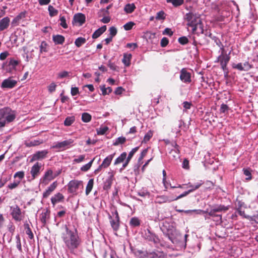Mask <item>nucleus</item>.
Instances as JSON below:
<instances>
[{
    "label": "nucleus",
    "instance_id": "f257e3e1",
    "mask_svg": "<svg viewBox=\"0 0 258 258\" xmlns=\"http://www.w3.org/2000/svg\"><path fill=\"white\" fill-rule=\"evenodd\" d=\"M61 238L66 247L71 252L78 248L81 243L77 229L76 228L74 231H72L67 225H65V231L61 234Z\"/></svg>",
    "mask_w": 258,
    "mask_h": 258
},
{
    "label": "nucleus",
    "instance_id": "f03ea898",
    "mask_svg": "<svg viewBox=\"0 0 258 258\" xmlns=\"http://www.w3.org/2000/svg\"><path fill=\"white\" fill-rule=\"evenodd\" d=\"M185 19L188 22L187 25L192 28L194 33L199 29L201 33H204L203 24L199 14L192 12L186 13Z\"/></svg>",
    "mask_w": 258,
    "mask_h": 258
},
{
    "label": "nucleus",
    "instance_id": "7ed1b4c3",
    "mask_svg": "<svg viewBox=\"0 0 258 258\" xmlns=\"http://www.w3.org/2000/svg\"><path fill=\"white\" fill-rule=\"evenodd\" d=\"M160 229L163 234L167 236L170 240L173 242V240L175 239L176 234L175 227L169 222L165 221L162 223Z\"/></svg>",
    "mask_w": 258,
    "mask_h": 258
},
{
    "label": "nucleus",
    "instance_id": "20e7f679",
    "mask_svg": "<svg viewBox=\"0 0 258 258\" xmlns=\"http://www.w3.org/2000/svg\"><path fill=\"white\" fill-rule=\"evenodd\" d=\"M11 215L12 218L16 221H21L24 217L25 211L22 212L21 209L18 205L10 207Z\"/></svg>",
    "mask_w": 258,
    "mask_h": 258
},
{
    "label": "nucleus",
    "instance_id": "39448f33",
    "mask_svg": "<svg viewBox=\"0 0 258 258\" xmlns=\"http://www.w3.org/2000/svg\"><path fill=\"white\" fill-rule=\"evenodd\" d=\"M80 186H82V188L83 187L82 181L75 179L72 180L68 184V192L71 194H76Z\"/></svg>",
    "mask_w": 258,
    "mask_h": 258
},
{
    "label": "nucleus",
    "instance_id": "423d86ee",
    "mask_svg": "<svg viewBox=\"0 0 258 258\" xmlns=\"http://www.w3.org/2000/svg\"><path fill=\"white\" fill-rule=\"evenodd\" d=\"M74 142V140L70 139L62 142H58L55 145L52 146L51 148L63 150L72 146Z\"/></svg>",
    "mask_w": 258,
    "mask_h": 258
},
{
    "label": "nucleus",
    "instance_id": "0eeeda50",
    "mask_svg": "<svg viewBox=\"0 0 258 258\" xmlns=\"http://www.w3.org/2000/svg\"><path fill=\"white\" fill-rule=\"evenodd\" d=\"M144 238L146 240L150 242H152L154 244H158L160 242V239L158 236L152 232L149 229L145 230Z\"/></svg>",
    "mask_w": 258,
    "mask_h": 258
},
{
    "label": "nucleus",
    "instance_id": "6e6552de",
    "mask_svg": "<svg viewBox=\"0 0 258 258\" xmlns=\"http://www.w3.org/2000/svg\"><path fill=\"white\" fill-rule=\"evenodd\" d=\"M108 177L106 179L105 181L104 182L103 188L104 190L106 191H108L110 189L111 185L113 183V181L114 179V176L115 174V172L113 170H110L108 172Z\"/></svg>",
    "mask_w": 258,
    "mask_h": 258
},
{
    "label": "nucleus",
    "instance_id": "1a4fd4ad",
    "mask_svg": "<svg viewBox=\"0 0 258 258\" xmlns=\"http://www.w3.org/2000/svg\"><path fill=\"white\" fill-rule=\"evenodd\" d=\"M86 21V16L84 14L78 13L74 15L72 21L73 25H78L81 26L83 25Z\"/></svg>",
    "mask_w": 258,
    "mask_h": 258
},
{
    "label": "nucleus",
    "instance_id": "9d476101",
    "mask_svg": "<svg viewBox=\"0 0 258 258\" xmlns=\"http://www.w3.org/2000/svg\"><path fill=\"white\" fill-rule=\"evenodd\" d=\"M180 80L184 83H190L191 82V74L186 68H183L180 72Z\"/></svg>",
    "mask_w": 258,
    "mask_h": 258
},
{
    "label": "nucleus",
    "instance_id": "9b49d317",
    "mask_svg": "<svg viewBox=\"0 0 258 258\" xmlns=\"http://www.w3.org/2000/svg\"><path fill=\"white\" fill-rule=\"evenodd\" d=\"M17 84V81L16 80H13L10 77L3 81L1 84V88L3 89H12L15 87Z\"/></svg>",
    "mask_w": 258,
    "mask_h": 258
},
{
    "label": "nucleus",
    "instance_id": "f8f14e48",
    "mask_svg": "<svg viewBox=\"0 0 258 258\" xmlns=\"http://www.w3.org/2000/svg\"><path fill=\"white\" fill-rule=\"evenodd\" d=\"M232 68L235 69H237L240 71H248L251 68L252 66L249 64L248 61H245L244 63H238L237 64L233 63L232 64Z\"/></svg>",
    "mask_w": 258,
    "mask_h": 258
},
{
    "label": "nucleus",
    "instance_id": "ddd939ff",
    "mask_svg": "<svg viewBox=\"0 0 258 258\" xmlns=\"http://www.w3.org/2000/svg\"><path fill=\"white\" fill-rule=\"evenodd\" d=\"M48 153V151L46 150L38 151L33 155L31 162L44 159L46 158Z\"/></svg>",
    "mask_w": 258,
    "mask_h": 258
},
{
    "label": "nucleus",
    "instance_id": "4468645a",
    "mask_svg": "<svg viewBox=\"0 0 258 258\" xmlns=\"http://www.w3.org/2000/svg\"><path fill=\"white\" fill-rule=\"evenodd\" d=\"M173 201H174V197H170L166 195L158 196L155 199V202L160 204L170 203Z\"/></svg>",
    "mask_w": 258,
    "mask_h": 258
},
{
    "label": "nucleus",
    "instance_id": "2eb2a0df",
    "mask_svg": "<svg viewBox=\"0 0 258 258\" xmlns=\"http://www.w3.org/2000/svg\"><path fill=\"white\" fill-rule=\"evenodd\" d=\"M41 167V164L38 162H36L31 167L30 173L33 179L36 178L40 174Z\"/></svg>",
    "mask_w": 258,
    "mask_h": 258
},
{
    "label": "nucleus",
    "instance_id": "dca6fc26",
    "mask_svg": "<svg viewBox=\"0 0 258 258\" xmlns=\"http://www.w3.org/2000/svg\"><path fill=\"white\" fill-rule=\"evenodd\" d=\"M50 211L49 210L46 209H44L42 212V213L40 215V220L41 223L43 224V226H44L47 222V221L50 218Z\"/></svg>",
    "mask_w": 258,
    "mask_h": 258
},
{
    "label": "nucleus",
    "instance_id": "f3484780",
    "mask_svg": "<svg viewBox=\"0 0 258 258\" xmlns=\"http://www.w3.org/2000/svg\"><path fill=\"white\" fill-rule=\"evenodd\" d=\"M203 184V182H202V181H200L199 182L197 183V184L195 185V188L190 189L187 191H184L183 194L180 195L179 196L175 198H174V201H176L179 199H181L184 197L187 196L190 192L194 191L197 189H198Z\"/></svg>",
    "mask_w": 258,
    "mask_h": 258
},
{
    "label": "nucleus",
    "instance_id": "a211bd4d",
    "mask_svg": "<svg viewBox=\"0 0 258 258\" xmlns=\"http://www.w3.org/2000/svg\"><path fill=\"white\" fill-rule=\"evenodd\" d=\"M54 178L55 176H53V171L51 169H48L45 172V174L41 180H42L43 183L46 184L49 181L53 179Z\"/></svg>",
    "mask_w": 258,
    "mask_h": 258
},
{
    "label": "nucleus",
    "instance_id": "6ab92c4d",
    "mask_svg": "<svg viewBox=\"0 0 258 258\" xmlns=\"http://www.w3.org/2000/svg\"><path fill=\"white\" fill-rule=\"evenodd\" d=\"M57 186L56 181L53 182L43 194V198L46 199L53 191Z\"/></svg>",
    "mask_w": 258,
    "mask_h": 258
},
{
    "label": "nucleus",
    "instance_id": "aec40b11",
    "mask_svg": "<svg viewBox=\"0 0 258 258\" xmlns=\"http://www.w3.org/2000/svg\"><path fill=\"white\" fill-rule=\"evenodd\" d=\"M205 36H207L211 38L214 42L216 43V45L219 47H223V44L220 39L216 36L213 35V34L210 32V31H208V30L204 31V33H203Z\"/></svg>",
    "mask_w": 258,
    "mask_h": 258
},
{
    "label": "nucleus",
    "instance_id": "412c9836",
    "mask_svg": "<svg viewBox=\"0 0 258 258\" xmlns=\"http://www.w3.org/2000/svg\"><path fill=\"white\" fill-rule=\"evenodd\" d=\"M64 200V196L60 192H58L54 195L51 198V202L53 206L58 202H63Z\"/></svg>",
    "mask_w": 258,
    "mask_h": 258
},
{
    "label": "nucleus",
    "instance_id": "4be33fe9",
    "mask_svg": "<svg viewBox=\"0 0 258 258\" xmlns=\"http://www.w3.org/2000/svg\"><path fill=\"white\" fill-rule=\"evenodd\" d=\"M199 212L203 214L207 213L209 216L212 217H216L218 219L217 220H222V215L217 214V212L215 211L214 209H211L209 212H208V210L207 211L199 210Z\"/></svg>",
    "mask_w": 258,
    "mask_h": 258
},
{
    "label": "nucleus",
    "instance_id": "5701e85b",
    "mask_svg": "<svg viewBox=\"0 0 258 258\" xmlns=\"http://www.w3.org/2000/svg\"><path fill=\"white\" fill-rule=\"evenodd\" d=\"M10 20L8 17L3 18L0 21V31L7 29L10 25Z\"/></svg>",
    "mask_w": 258,
    "mask_h": 258
},
{
    "label": "nucleus",
    "instance_id": "b1692460",
    "mask_svg": "<svg viewBox=\"0 0 258 258\" xmlns=\"http://www.w3.org/2000/svg\"><path fill=\"white\" fill-rule=\"evenodd\" d=\"M221 49L222 50V54L219 56V59L220 62V64H226L228 63L230 57L229 55L225 54H224L223 53V52L224 51V49L223 48V47L221 48Z\"/></svg>",
    "mask_w": 258,
    "mask_h": 258
},
{
    "label": "nucleus",
    "instance_id": "393cba45",
    "mask_svg": "<svg viewBox=\"0 0 258 258\" xmlns=\"http://www.w3.org/2000/svg\"><path fill=\"white\" fill-rule=\"evenodd\" d=\"M115 154V153H114L109 155V156L106 157L103 160V161L101 164V166H104V168L108 167L110 165V164L111 162V161H112V159L113 158Z\"/></svg>",
    "mask_w": 258,
    "mask_h": 258
},
{
    "label": "nucleus",
    "instance_id": "a878e982",
    "mask_svg": "<svg viewBox=\"0 0 258 258\" xmlns=\"http://www.w3.org/2000/svg\"><path fill=\"white\" fill-rule=\"evenodd\" d=\"M106 30V26L104 25L101 27L96 30L92 34V38L93 39H96L98 38L101 35H102Z\"/></svg>",
    "mask_w": 258,
    "mask_h": 258
},
{
    "label": "nucleus",
    "instance_id": "bb28decb",
    "mask_svg": "<svg viewBox=\"0 0 258 258\" xmlns=\"http://www.w3.org/2000/svg\"><path fill=\"white\" fill-rule=\"evenodd\" d=\"M134 253L137 256L140 258H147L149 257V252L146 250L137 249Z\"/></svg>",
    "mask_w": 258,
    "mask_h": 258
},
{
    "label": "nucleus",
    "instance_id": "cd10ccee",
    "mask_svg": "<svg viewBox=\"0 0 258 258\" xmlns=\"http://www.w3.org/2000/svg\"><path fill=\"white\" fill-rule=\"evenodd\" d=\"M110 222L112 228L113 230L116 231L119 229V219H117L114 218V219H112V217L109 216Z\"/></svg>",
    "mask_w": 258,
    "mask_h": 258
},
{
    "label": "nucleus",
    "instance_id": "c85d7f7f",
    "mask_svg": "<svg viewBox=\"0 0 258 258\" xmlns=\"http://www.w3.org/2000/svg\"><path fill=\"white\" fill-rule=\"evenodd\" d=\"M25 14L24 13H21L18 16H17L12 21L11 24L13 27H15L18 25L20 21L23 18L25 17Z\"/></svg>",
    "mask_w": 258,
    "mask_h": 258
},
{
    "label": "nucleus",
    "instance_id": "c756f323",
    "mask_svg": "<svg viewBox=\"0 0 258 258\" xmlns=\"http://www.w3.org/2000/svg\"><path fill=\"white\" fill-rule=\"evenodd\" d=\"M132 57V55L131 53H125L123 54V57L122 61L125 66L128 67L130 66Z\"/></svg>",
    "mask_w": 258,
    "mask_h": 258
},
{
    "label": "nucleus",
    "instance_id": "7c9ffc66",
    "mask_svg": "<svg viewBox=\"0 0 258 258\" xmlns=\"http://www.w3.org/2000/svg\"><path fill=\"white\" fill-rule=\"evenodd\" d=\"M52 39L55 44H62L65 40L64 36L61 35H53Z\"/></svg>",
    "mask_w": 258,
    "mask_h": 258
},
{
    "label": "nucleus",
    "instance_id": "2f4dec72",
    "mask_svg": "<svg viewBox=\"0 0 258 258\" xmlns=\"http://www.w3.org/2000/svg\"><path fill=\"white\" fill-rule=\"evenodd\" d=\"M212 209H214L216 212H226L229 210V207L222 205H217L213 206Z\"/></svg>",
    "mask_w": 258,
    "mask_h": 258
},
{
    "label": "nucleus",
    "instance_id": "473e14b6",
    "mask_svg": "<svg viewBox=\"0 0 258 258\" xmlns=\"http://www.w3.org/2000/svg\"><path fill=\"white\" fill-rule=\"evenodd\" d=\"M12 110L10 107H5L0 110V117L5 118L11 112Z\"/></svg>",
    "mask_w": 258,
    "mask_h": 258
},
{
    "label": "nucleus",
    "instance_id": "72a5a7b5",
    "mask_svg": "<svg viewBox=\"0 0 258 258\" xmlns=\"http://www.w3.org/2000/svg\"><path fill=\"white\" fill-rule=\"evenodd\" d=\"M127 154L126 152H123L117 157L114 161V164L117 165L123 162L126 158Z\"/></svg>",
    "mask_w": 258,
    "mask_h": 258
},
{
    "label": "nucleus",
    "instance_id": "f704fd0d",
    "mask_svg": "<svg viewBox=\"0 0 258 258\" xmlns=\"http://www.w3.org/2000/svg\"><path fill=\"white\" fill-rule=\"evenodd\" d=\"M136 9L134 4H128L124 7V10L126 13L131 14L133 13Z\"/></svg>",
    "mask_w": 258,
    "mask_h": 258
},
{
    "label": "nucleus",
    "instance_id": "c9c22d12",
    "mask_svg": "<svg viewBox=\"0 0 258 258\" xmlns=\"http://www.w3.org/2000/svg\"><path fill=\"white\" fill-rule=\"evenodd\" d=\"M130 224L132 227H137L140 225L141 222L138 218L134 217L131 218L130 221Z\"/></svg>",
    "mask_w": 258,
    "mask_h": 258
},
{
    "label": "nucleus",
    "instance_id": "e433bc0d",
    "mask_svg": "<svg viewBox=\"0 0 258 258\" xmlns=\"http://www.w3.org/2000/svg\"><path fill=\"white\" fill-rule=\"evenodd\" d=\"M94 185L93 179H90L88 182L86 188V195H88L91 191L92 190Z\"/></svg>",
    "mask_w": 258,
    "mask_h": 258
},
{
    "label": "nucleus",
    "instance_id": "4c0bfd02",
    "mask_svg": "<svg viewBox=\"0 0 258 258\" xmlns=\"http://www.w3.org/2000/svg\"><path fill=\"white\" fill-rule=\"evenodd\" d=\"M153 132L151 130L149 131L145 135L143 140L142 141V143H147L151 138L153 137Z\"/></svg>",
    "mask_w": 258,
    "mask_h": 258
},
{
    "label": "nucleus",
    "instance_id": "58836bf2",
    "mask_svg": "<svg viewBox=\"0 0 258 258\" xmlns=\"http://www.w3.org/2000/svg\"><path fill=\"white\" fill-rule=\"evenodd\" d=\"M166 2L171 3L174 7H177L183 4L184 0H166Z\"/></svg>",
    "mask_w": 258,
    "mask_h": 258
},
{
    "label": "nucleus",
    "instance_id": "ea45409f",
    "mask_svg": "<svg viewBox=\"0 0 258 258\" xmlns=\"http://www.w3.org/2000/svg\"><path fill=\"white\" fill-rule=\"evenodd\" d=\"M86 40L85 38L79 37L77 38L75 41V44L78 47H81L83 44H85Z\"/></svg>",
    "mask_w": 258,
    "mask_h": 258
},
{
    "label": "nucleus",
    "instance_id": "a19ab883",
    "mask_svg": "<svg viewBox=\"0 0 258 258\" xmlns=\"http://www.w3.org/2000/svg\"><path fill=\"white\" fill-rule=\"evenodd\" d=\"M75 120L74 116H68L64 120V124L65 126H70L74 123Z\"/></svg>",
    "mask_w": 258,
    "mask_h": 258
},
{
    "label": "nucleus",
    "instance_id": "79ce46f5",
    "mask_svg": "<svg viewBox=\"0 0 258 258\" xmlns=\"http://www.w3.org/2000/svg\"><path fill=\"white\" fill-rule=\"evenodd\" d=\"M126 141V138L123 137H120L117 138L115 141L113 143V145L115 146H117L119 144H123Z\"/></svg>",
    "mask_w": 258,
    "mask_h": 258
},
{
    "label": "nucleus",
    "instance_id": "37998d69",
    "mask_svg": "<svg viewBox=\"0 0 258 258\" xmlns=\"http://www.w3.org/2000/svg\"><path fill=\"white\" fill-rule=\"evenodd\" d=\"M24 227L26 230V233L28 235L30 239H32L33 238V234L30 229L28 224H25Z\"/></svg>",
    "mask_w": 258,
    "mask_h": 258
},
{
    "label": "nucleus",
    "instance_id": "c03bdc74",
    "mask_svg": "<svg viewBox=\"0 0 258 258\" xmlns=\"http://www.w3.org/2000/svg\"><path fill=\"white\" fill-rule=\"evenodd\" d=\"M92 116L88 113H83L82 115V120L84 122H88L91 120Z\"/></svg>",
    "mask_w": 258,
    "mask_h": 258
},
{
    "label": "nucleus",
    "instance_id": "a18cd8bd",
    "mask_svg": "<svg viewBox=\"0 0 258 258\" xmlns=\"http://www.w3.org/2000/svg\"><path fill=\"white\" fill-rule=\"evenodd\" d=\"M48 10L50 17L56 16L58 14V11L51 5L48 6Z\"/></svg>",
    "mask_w": 258,
    "mask_h": 258
},
{
    "label": "nucleus",
    "instance_id": "49530a36",
    "mask_svg": "<svg viewBox=\"0 0 258 258\" xmlns=\"http://www.w3.org/2000/svg\"><path fill=\"white\" fill-rule=\"evenodd\" d=\"M145 37L147 40L152 41L156 38V34L155 33L147 31L145 33Z\"/></svg>",
    "mask_w": 258,
    "mask_h": 258
},
{
    "label": "nucleus",
    "instance_id": "de8ad7c7",
    "mask_svg": "<svg viewBox=\"0 0 258 258\" xmlns=\"http://www.w3.org/2000/svg\"><path fill=\"white\" fill-rule=\"evenodd\" d=\"M101 90L102 91L103 95L109 94L112 92V89L111 87H108V88H106L105 85L101 87Z\"/></svg>",
    "mask_w": 258,
    "mask_h": 258
},
{
    "label": "nucleus",
    "instance_id": "09e8293b",
    "mask_svg": "<svg viewBox=\"0 0 258 258\" xmlns=\"http://www.w3.org/2000/svg\"><path fill=\"white\" fill-rule=\"evenodd\" d=\"M94 159L92 160L88 163L83 165L81 168V170L83 171H87L91 167L92 164L93 162Z\"/></svg>",
    "mask_w": 258,
    "mask_h": 258
},
{
    "label": "nucleus",
    "instance_id": "8fccbe9b",
    "mask_svg": "<svg viewBox=\"0 0 258 258\" xmlns=\"http://www.w3.org/2000/svg\"><path fill=\"white\" fill-rule=\"evenodd\" d=\"M47 43L44 41H42L40 46V52L42 53L43 52H47L48 51L47 49Z\"/></svg>",
    "mask_w": 258,
    "mask_h": 258
},
{
    "label": "nucleus",
    "instance_id": "3c124183",
    "mask_svg": "<svg viewBox=\"0 0 258 258\" xmlns=\"http://www.w3.org/2000/svg\"><path fill=\"white\" fill-rule=\"evenodd\" d=\"M109 15V12L107 10L105 11L102 9L98 12V16L99 17H104Z\"/></svg>",
    "mask_w": 258,
    "mask_h": 258
},
{
    "label": "nucleus",
    "instance_id": "603ef678",
    "mask_svg": "<svg viewBox=\"0 0 258 258\" xmlns=\"http://www.w3.org/2000/svg\"><path fill=\"white\" fill-rule=\"evenodd\" d=\"M16 239L17 247L20 252H22V248L21 243V239H20V235L19 234H18L16 236Z\"/></svg>",
    "mask_w": 258,
    "mask_h": 258
},
{
    "label": "nucleus",
    "instance_id": "864d4df0",
    "mask_svg": "<svg viewBox=\"0 0 258 258\" xmlns=\"http://www.w3.org/2000/svg\"><path fill=\"white\" fill-rule=\"evenodd\" d=\"M139 147H137L134 148H133L132 151L129 153L127 157L126 158V159H128V160H131L133 156H134V154L139 150Z\"/></svg>",
    "mask_w": 258,
    "mask_h": 258
},
{
    "label": "nucleus",
    "instance_id": "5fc2aeb1",
    "mask_svg": "<svg viewBox=\"0 0 258 258\" xmlns=\"http://www.w3.org/2000/svg\"><path fill=\"white\" fill-rule=\"evenodd\" d=\"M178 42L181 45H185L188 42V39L186 36H182L178 38Z\"/></svg>",
    "mask_w": 258,
    "mask_h": 258
},
{
    "label": "nucleus",
    "instance_id": "6e6d98bb",
    "mask_svg": "<svg viewBox=\"0 0 258 258\" xmlns=\"http://www.w3.org/2000/svg\"><path fill=\"white\" fill-rule=\"evenodd\" d=\"M60 25L64 29L68 28V25L66 23V20L64 16H60Z\"/></svg>",
    "mask_w": 258,
    "mask_h": 258
},
{
    "label": "nucleus",
    "instance_id": "4d7b16f0",
    "mask_svg": "<svg viewBox=\"0 0 258 258\" xmlns=\"http://www.w3.org/2000/svg\"><path fill=\"white\" fill-rule=\"evenodd\" d=\"M109 31L110 36H111V37H113L114 36H115L117 32L116 28L114 26L111 27L109 29Z\"/></svg>",
    "mask_w": 258,
    "mask_h": 258
},
{
    "label": "nucleus",
    "instance_id": "13d9d810",
    "mask_svg": "<svg viewBox=\"0 0 258 258\" xmlns=\"http://www.w3.org/2000/svg\"><path fill=\"white\" fill-rule=\"evenodd\" d=\"M134 25L135 23L134 22H130L124 24L123 28L124 30L128 31L131 30Z\"/></svg>",
    "mask_w": 258,
    "mask_h": 258
},
{
    "label": "nucleus",
    "instance_id": "bf43d9fd",
    "mask_svg": "<svg viewBox=\"0 0 258 258\" xmlns=\"http://www.w3.org/2000/svg\"><path fill=\"white\" fill-rule=\"evenodd\" d=\"M40 144V143L39 142V141H37V140H34L33 141L27 142V143H26L25 145L27 147H30L35 146L38 145Z\"/></svg>",
    "mask_w": 258,
    "mask_h": 258
},
{
    "label": "nucleus",
    "instance_id": "052dcab7",
    "mask_svg": "<svg viewBox=\"0 0 258 258\" xmlns=\"http://www.w3.org/2000/svg\"><path fill=\"white\" fill-rule=\"evenodd\" d=\"M108 130V127L107 126H104L102 127H100L97 130V134L99 135H103L106 133L107 131Z\"/></svg>",
    "mask_w": 258,
    "mask_h": 258
},
{
    "label": "nucleus",
    "instance_id": "680f3d73",
    "mask_svg": "<svg viewBox=\"0 0 258 258\" xmlns=\"http://www.w3.org/2000/svg\"><path fill=\"white\" fill-rule=\"evenodd\" d=\"M163 255H159L156 252L153 251L149 252V257L148 258H162Z\"/></svg>",
    "mask_w": 258,
    "mask_h": 258
},
{
    "label": "nucleus",
    "instance_id": "e2e57ef3",
    "mask_svg": "<svg viewBox=\"0 0 258 258\" xmlns=\"http://www.w3.org/2000/svg\"><path fill=\"white\" fill-rule=\"evenodd\" d=\"M15 115L14 114L12 113V112L10 114H9V115H8L5 118V119L8 122H11L13 121L15 119Z\"/></svg>",
    "mask_w": 258,
    "mask_h": 258
},
{
    "label": "nucleus",
    "instance_id": "0e129e2a",
    "mask_svg": "<svg viewBox=\"0 0 258 258\" xmlns=\"http://www.w3.org/2000/svg\"><path fill=\"white\" fill-rule=\"evenodd\" d=\"M169 43V40L166 37H163L160 42V45L162 47H166Z\"/></svg>",
    "mask_w": 258,
    "mask_h": 258
},
{
    "label": "nucleus",
    "instance_id": "69168bd1",
    "mask_svg": "<svg viewBox=\"0 0 258 258\" xmlns=\"http://www.w3.org/2000/svg\"><path fill=\"white\" fill-rule=\"evenodd\" d=\"M243 173L244 174L247 176L246 178V180H250L251 179V174L250 171L248 169H243Z\"/></svg>",
    "mask_w": 258,
    "mask_h": 258
},
{
    "label": "nucleus",
    "instance_id": "338daca9",
    "mask_svg": "<svg viewBox=\"0 0 258 258\" xmlns=\"http://www.w3.org/2000/svg\"><path fill=\"white\" fill-rule=\"evenodd\" d=\"M108 66L112 71H118V67L114 63L111 62V60H109L108 62Z\"/></svg>",
    "mask_w": 258,
    "mask_h": 258
},
{
    "label": "nucleus",
    "instance_id": "774afa93",
    "mask_svg": "<svg viewBox=\"0 0 258 258\" xmlns=\"http://www.w3.org/2000/svg\"><path fill=\"white\" fill-rule=\"evenodd\" d=\"M56 87V85L52 82L48 86V90L50 93H52L54 92Z\"/></svg>",
    "mask_w": 258,
    "mask_h": 258
}]
</instances>
